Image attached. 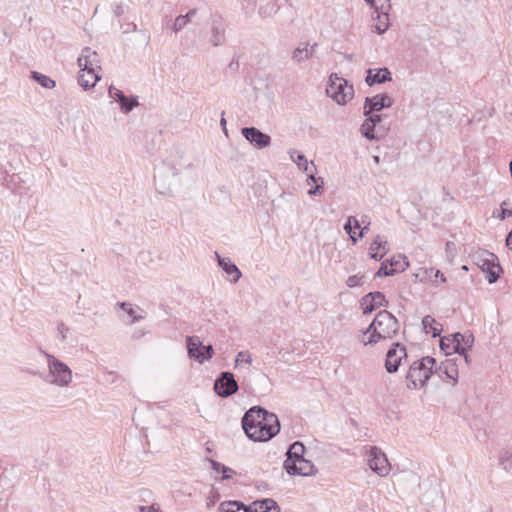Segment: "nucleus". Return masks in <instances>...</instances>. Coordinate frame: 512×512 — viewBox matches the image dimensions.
<instances>
[{
  "instance_id": "nucleus-1",
  "label": "nucleus",
  "mask_w": 512,
  "mask_h": 512,
  "mask_svg": "<svg viewBox=\"0 0 512 512\" xmlns=\"http://www.w3.org/2000/svg\"><path fill=\"white\" fill-rule=\"evenodd\" d=\"M242 427L251 440L266 442L279 433L280 422L274 413L252 407L244 414Z\"/></svg>"
},
{
  "instance_id": "nucleus-2",
  "label": "nucleus",
  "mask_w": 512,
  "mask_h": 512,
  "mask_svg": "<svg viewBox=\"0 0 512 512\" xmlns=\"http://www.w3.org/2000/svg\"><path fill=\"white\" fill-rule=\"evenodd\" d=\"M399 330L398 319L389 311L382 310L376 314L365 330L359 332L357 339L364 346H374L380 341L394 338Z\"/></svg>"
},
{
  "instance_id": "nucleus-3",
  "label": "nucleus",
  "mask_w": 512,
  "mask_h": 512,
  "mask_svg": "<svg viewBox=\"0 0 512 512\" xmlns=\"http://www.w3.org/2000/svg\"><path fill=\"white\" fill-rule=\"evenodd\" d=\"M78 66L81 70L78 77L79 85L85 90L93 88L101 79L99 75L101 66L97 52L90 47L83 48L78 57Z\"/></svg>"
},
{
  "instance_id": "nucleus-4",
  "label": "nucleus",
  "mask_w": 512,
  "mask_h": 512,
  "mask_svg": "<svg viewBox=\"0 0 512 512\" xmlns=\"http://www.w3.org/2000/svg\"><path fill=\"white\" fill-rule=\"evenodd\" d=\"M435 364L436 360L430 356L414 361L406 375V387L410 390L423 388L432 376Z\"/></svg>"
},
{
  "instance_id": "nucleus-5",
  "label": "nucleus",
  "mask_w": 512,
  "mask_h": 512,
  "mask_svg": "<svg viewBox=\"0 0 512 512\" xmlns=\"http://www.w3.org/2000/svg\"><path fill=\"white\" fill-rule=\"evenodd\" d=\"M47 363V375L45 381L59 388L68 387L73 380L72 370L53 354L42 352Z\"/></svg>"
},
{
  "instance_id": "nucleus-6",
  "label": "nucleus",
  "mask_w": 512,
  "mask_h": 512,
  "mask_svg": "<svg viewBox=\"0 0 512 512\" xmlns=\"http://www.w3.org/2000/svg\"><path fill=\"white\" fill-rule=\"evenodd\" d=\"M327 95L338 105H345L354 96V88L347 80L337 74H331L326 88Z\"/></svg>"
},
{
  "instance_id": "nucleus-7",
  "label": "nucleus",
  "mask_w": 512,
  "mask_h": 512,
  "mask_svg": "<svg viewBox=\"0 0 512 512\" xmlns=\"http://www.w3.org/2000/svg\"><path fill=\"white\" fill-rule=\"evenodd\" d=\"M367 463L369 468L379 477H386L391 471V465L386 454L376 446L369 448L367 452Z\"/></svg>"
},
{
  "instance_id": "nucleus-8",
  "label": "nucleus",
  "mask_w": 512,
  "mask_h": 512,
  "mask_svg": "<svg viewBox=\"0 0 512 512\" xmlns=\"http://www.w3.org/2000/svg\"><path fill=\"white\" fill-rule=\"evenodd\" d=\"M496 261V255L488 251H482L475 256V263L484 273H487V280L490 284L497 281L501 271V266Z\"/></svg>"
},
{
  "instance_id": "nucleus-9",
  "label": "nucleus",
  "mask_w": 512,
  "mask_h": 512,
  "mask_svg": "<svg viewBox=\"0 0 512 512\" xmlns=\"http://www.w3.org/2000/svg\"><path fill=\"white\" fill-rule=\"evenodd\" d=\"M283 468L289 475L293 476H314L318 471L315 465L305 458H300L294 461H284Z\"/></svg>"
},
{
  "instance_id": "nucleus-10",
  "label": "nucleus",
  "mask_w": 512,
  "mask_h": 512,
  "mask_svg": "<svg viewBox=\"0 0 512 512\" xmlns=\"http://www.w3.org/2000/svg\"><path fill=\"white\" fill-rule=\"evenodd\" d=\"M214 390L220 397L227 398L238 390V384L231 372H222L214 382Z\"/></svg>"
},
{
  "instance_id": "nucleus-11",
  "label": "nucleus",
  "mask_w": 512,
  "mask_h": 512,
  "mask_svg": "<svg viewBox=\"0 0 512 512\" xmlns=\"http://www.w3.org/2000/svg\"><path fill=\"white\" fill-rule=\"evenodd\" d=\"M407 357L405 346L395 343L387 351L385 359V368L388 373H395L401 364L402 359Z\"/></svg>"
},
{
  "instance_id": "nucleus-12",
  "label": "nucleus",
  "mask_w": 512,
  "mask_h": 512,
  "mask_svg": "<svg viewBox=\"0 0 512 512\" xmlns=\"http://www.w3.org/2000/svg\"><path fill=\"white\" fill-rule=\"evenodd\" d=\"M241 134L257 149H264L271 144V137L255 127H244Z\"/></svg>"
},
{
  "instance_id": "nucleus-13",
  "label": "nucleus",
  "mask_w": 512,
  "mask_h": 512,
  "mask_svg": "<svg viewBox=\"0 0 512 512\" xmlns=\"http://www.w3.org/2000/svg\"><path fill=\"white\" fill-rule=\"evenodd\" d=\"M393 105V99L388 94H378L373 97H366L364 103L365 116L370 115L374 111H380L383 108H389Z\"/></svg>"
},
{
  "instance_id": "nucleus-14",
  "label": "nucleus",
  "mask_w": 512,
  "mask_h": 512,
  "mask_svg": "<svg viewBox=\"0 0 512 512\" xmlns=\"http://www.w3.org/2000/svg\"><path fill=\"white\" fill-rule=\"evenodd\" d=\"M361 308L363 310V314H370L376 308L384 307L388 305V301L385 298V295L382 292H370L362 297Z\"/></svg>"
},
{
  "instance_id": "nucleus-15",
  "label": "nucleus",
  "mask_w": 512,
  "mask_h": 512,
  "mask_svg": "<svg viewBox=\"0 0 512 512\" xmlns=\"http://www.w3.org/2000/svg\"><path fill=\"white\" fill-rule=\"evenodd\" d=\"M108 94L110 98L114 99L120 104V109L125 114L131 112L135 107L139 105L137 97L133 96L131 98H127L121 90L114 86L109 87Z\"/></svg>"
},
{
  "instance_id": "nucleus-16",
  "label": "nucleus",
  "mask_w": 512,
  "mask_h": 512,
  "mask_svg": "<svg viewBox=\"0 0 512 512\" xmlns=\"http://www.w3.org/2000/svg\"><path fill=\"white\" fill-rule=\"evenodd\" d=\"M474 342V338L471 334H461L459 332L455 333L451 337V345L453 351L456 353H465L468 351Z\"/></svg>"
},
{
  "instance_id": "nucleus-17",
  "label": "nucleus",
  "mask_w": 512,
  "mask_h": 512,
  "mask_svg": "<svg viewBox=\"0 0 512 512\" xmlns=\"http://www.w3.org/2000/svg\"><path fill=\"white\" fill-rule=\"evenodd\" d=\"M317 47V43L310 45L308 42L300 43L292 52V60L297 63H303L309 60Z\"/></svg>"
},
{
  "instance_id": "nucleus-18",
  "label": "nucleus",
  "mask_w": 512,
  "mask_h": 512,
  "mask_svg": "<svg viewBox=\"0 0 512 512\" xmlns=\"http://www.w3.org/2000/svg\"><path fill=\"white\" fill-rule=\"evenodd\" d=\"M219 266L225 271L229 277V281L236 283L241 277V271L228 257H221L217 252L215 253Z\"/></svg>"
},
{
  "instance_id": "nucleus-19",
  "label": "nucleus",
  "mask_w": 512,
  "mask_h": 512,
  "mask_svg": "<svg viewBox=\"0 0 512 512\" xmlns=\"http://www.w3.org/2000/svg\"><path fill=\"white\" fill-rule=\"evenodd\" d=\"M387 241L384 236L377 235L369 247V255L372 259L379 261L387 253Z\"/></svg>"
},
{
  "instance_id": "nucleus-20",
  "label": "nucleus",
  "mask_w": 512,
  "mask_h": 512,
  "mask_svg": "<svg viewBox=\"0 0 512 512\" xmlns=\"http://www.w3.org/2000/svg\"><path fill=\"white\" fill-rule=\"evenodd\" d=\"M439 376L443 378V375L449 380H452V384L455 385L458 380V366L453 359H447L442 362L438 368Z\"/></svg>"
},
{
  "instance_id": "nucleus-21",
  "label": "nucleus",
  "mask_w": 512,
  "mask_h": 512,
  "mask_svg": "<svg viewBox=\"0 0 512 512\" xmlns=\"http://www.w3.org/2000/svg\"><path fill=\"white\" fill-rule=\"evenodd\" d=\"M249 512H280V507L273 499L266 498L263 500L254 501L248 506Z\"/></svg>"
},
{
  "instance_id": "nucleus-22",
  "label": "nucleus",
  "mask_w": 512,
  "mask_h": 512,
  "mask_svg": "<svg viewBox=\"0 0 512 512\" xmlns=\"http://www.w3.org/2000/svg\"><path fill=\"white\" fill-rule=\"evenodd\" d=\"M391 80V73L387 68H381L377 71H373L372 69H369L367 71V76L365 79V82L367 85L372 86L374 84H381L386 81Z\"/></svg>"
},
{
  "instance_id": "nucleus-23",
  "label": "nucleus",
  "mask_w": 512,
  "mask_h": 512,
  "mask_svg": "<svg viewBox=\"0 0 512 512\" xmlns=\"http://www.w3.org/2000/svg\"><path fill=\"white\" fill-rule=\"evenodd\" d=\"M210 42L215 47L225 42V26L221 21H213Z\"/></svg>"
},
{
  "instance_id": "nucleus-24",
  "label": "nucleus",
  "mask_w": 512,
  "mask_h": 512,
  "mask_svg": "<svg viewBox=\"0 0 512 512\" xmlns=\"http://www.w3.org/2000/svg\"><path fill=\"white\" fill-rule=\"evenodd\" d=\"M423 329L426 333H430L432 337H437L442 331V325L438 323L431 315H426L422 319Z\"/></svg>"
},
{
  "instance_id": "nucleus-25",
  "label": "nucleus",
  "mask_w": 512,
  "mask_h": 512,
  "mask_svg": "<svg viewBox=\"0 0 512 512\" xmlns=\"http://www.w3.org/2000/svg\"><path fill=\"white\" fill-rule=\"evenodd\" d=\"M290 158L291 160L297 164L298 168L302 170L305 173L309 172L310 165L316 170L313 162H308L307 158L304 154L297 152L296 150L290 151Z\"/></svg>"
},
{
  "instance_id": "nucleus-26",
  "label": "nucleus",
  "mask_w": 512,
  "mask_h": 512,
  "mask_svg": "<svg viewBox=\"0 0 512 512\" xmlns=\"http://www.w3.org/2000/svg\"><path fill=\"white\" fill-rule=\"evenodd\" d=\"M186 343L189 357L197 360V356L202 353V342L197 336H187Z\"/></svg>"
},
{
  "instance_id": "nucleus-27",
  "label": "nucleus",
  "mask_w": 512,
  "mask_h": 512,
  "mask_svg": "<svg viewBox=\"0 0 512 512\" xmlns=\"http://www.w3.org/2000/svg\"><path fill=\"white\" fill-rule=\"evenodd\" d=\"M305 446L303 443L296 441L292 445H290L288 451L286 452L285 461H294L300 458H304Z\"/></svg>"
},
{
  "instance_id": "nucleus-28",
  "label": "nucleus",
  "mask_w": 512,
  "mask_h": 512,
  "mask_svg": "<svg viewBox=\"0 0 512 512\" xmlns=\"http://www.w3.org/2000/svg\"><path fill=\"white\" fill-rule=\"evenodd\" d=\"M218 512H249L248 506L240 501H225L219 505Z\"/></svg>"
},
{
  "instance_id": "nucleus-29",
  "label": "nucleus",
  "mask_w": 512,
  "mask_h": 512,
  "mask_svg": "<svg viewBox=\"0 0 512 512\" xmlns=\"http://www.w3.org/2000/svg\"><path fill=\"white\" fill-rule=\"evenodd\" d=\"M377 23L374 25V30L378 34L386 32L390 26L389 13H376Z\"/></svg>"
},
{
  "instance_id": "nucleus-30",
  "label": "nucleus",
  "mask_w": 512,
  "mask_h": 512,
  "mask_svg": "<svg viewBox=\"0 0 512 512\" xmlns=\"http://www.w3.org/2000/svg\"><path fill=\"white\" fill-rule=\"evenodd\" d=\"M388 262L390 268H392V270H395V274L405 271V269L409 266L407 258L403 255L392 257Z\"/></svg>"
},
{
  "instance_id": "nucleus-31",
  "label": "nucleus",
  "mask_w": 512,
  "mask_h": 512,
  "mask_svg": "<svg viewBox=\"0 0 512 512\" xmlns=\"http://www.w3.org/2000/svg\"><path fill=\"white\" fill-rule=\"evenodd\" d=\"M119 306L131 317L130 324L138 322L142 320L144 317L137 313V310H140L138 307H134L132 304L127 302H121Z\"/></svg>"
},
{
  "instance_id": "nucleus-32",
  "label": "nucleus",
  "mask_w": 512,
  "mask_h": 512,
  "mask_svg": "<svg viewBox=\"0 0 512 512\" xmlns=\"http://www.w3.org/2000/svg\"><path fill=\"white\" fill-rule=\"evenodd\" d=\"M31 78L44 88L52 89L56 85L55 81L52 80L49 76H46L36 71L32 72Z\"/></svg>"
},
{
  "instance_id": "nucleus-33",
  "label": "nucleus",
  "mask_w": 512,
  "mask_h": 512,
  "mask_svg": "<svg viewBox=\"0 0 512 512\" xmlns=\"http://www.w3.org/2000/svg\"><path fill=\"white\" fill-rule=\"evenodd\" d=\"M376 125L373 124V121L371 119H365L363 124L361 125V133L362 135L367 138L368 140H374L377 139V136L375 135Z\"/></svg>"
},
{
  "instance_id": "nucleus-34",
  "label": "nucleus",
  "mask_w": 512,
  "mask_h": 512,
  "mask_svg": "<svg viewBox=\"0 0 512 512\" xmlns=\"http://www.w3.org/2000/svg\"><path fill=\"white\" fill-rule=\"evenodd\" d=\"M375 10V13H389L391 9L390 0H365Z\"/></svg>"
},
{
  "instance_id": "nucleus-35",
  "label": "nucleus",
  "mask_w": 512,
  "mask_h": 512,
  "mask_svg": "<svg viewBox=\"0 0 512 512\" xmlns=\"http://www.w3.org/2000/svg\"><path fill=\"white\" fill-rule=\"evenodd\" d=\"M500 465L505 471L512 474V446L501 453Z\"/></svg>"
},
{
  "instance_id": "nucleus-36",
  "label": "nucleus",
  "mask_w": 512,
  "mask_h": 512,
  "mask_svg": "<svg viewBox=\"0 0 512 512\" xmlns=\"http://www.w3.org/2000/svg\"><path fill=\"white\" fill-rule=\"evenodd\" d=\"M201 351H202V353L200 354V356H197V361L202 364L205 361H208L212 358L213 347H212V345H207V346L202 345Z\"/></svg>"
},
{
  "instance_id": "nucleus-37",
  "label": "nucleus",
  "mask_w": 512,
  "mask_h": 512,
  "mask_svg": "<svg viewBox=\"0 0 512 512\" xmlns=\"http://www.w3.org/2000/svg\"><path fill=\"white\" fill-rule=\"evenodd\" d=\"M353 227L356 229L360 228L359 221L356 219V217L349 216L344 225V230L348 235H351V233H353Z\"/></svg>"
},
{
  "instance_id": "nucleus-38",
  "label": "nucleus",
  "mask_w": 512,
  "mask_h": 512,
  "mask_svg": "<svg viewBox=\"0 0 512 512\" xmlns=\"http://www.w3.org/2000/svg\"><path fill=\"white\" fill-rule=\"evenodd\" d=\"M364 282V276L360 274H355L352 276H349L346 280V284L350 288L361 286Z\"/></svg>"
},
{
  "instance_id": "nucleus-39",
  "label": "nucleus",
  "mask_w": 512,
  "mask_h": 512,
  "mask_svg": "<svg viewBox=\"0 0 512 512\" xmlns=\"http://www.w3.org/2000/svg\"><path fill=\"white\" fill-rule=\"evenodd\" d=\"M388 261L382 262L379 270L376 272V277H386V276H392L395 274V270H392V268H388Z\"/></svg>"
},
{
  "instance_id": "nucleus-40",
  "label": "nucleus",
  "mask_w": 512,
  "mask_h": 512,
  "mask_svg": "<svg viewBox=\"0 0 512 512\" xmlns=\"http://www.w3.org/2000/svg\"><path fill=\"white\" fill-rule=\"evenodd\" d=\"M189 22L187 21V17H184L183 15H179L173 25H172V30L177 33L179 31H181Z\"/></svg>"
},
{
  "instance_id": "nucleus-41",
  "label": "nucleus",
  "mask_w": 512,
  "mask_h": 512,
  "mask_svg": "<svg viewBox=\"0 0 512 512\" xmlns=\"http://www.w3.org/2000/svg\"><path fill=\"white\" fill-rule=\"evenodd\" d=\"M138 512H163V511H162L159 503L153 502L150 505L139 506Z\"/></svg>"
},
{
  "instance_id": "nucleus-42",
  "label": "nucleus",
  "mask_w": 512,
  "mask_h": 512,
  "mask_svg": "<svg viewBox=\"0 0 512 512\" xmlns=\"http://www.w3.org/2000/svg\"><path fill=\"white\" fill-rule=\"evenodd\" d=\"M235 362H236V364H239V363L251 364L252 356L247 351H240L236 356Z\"/></svg>"
},
{
  "instance_id": "nucleus-43",
  "label": "nucleus",
  "mask_w": 512,
  "mask_h": 512,
  "mask_svg": "<svg viewBox=\"0 0 512 512\" xmlns=\"http://www.w3.org/2000/svg\"><path fill=\"white\" fill-rule=\"evenodd\" d=\"M424 273L427 275V277L431 278L432 276H434L435 278H440L441 282L445 283L446 282V278L444 276L443 273H441V271L439 270H435L433 268H430L429 270H424Z\"/></svg>"
},
{
  "instance_id": "nucleus-44",
  "label": "nucleus",
  "mask_w": 512,
  "mask_h": 512,
  "mask_svg": "<svg viewBox=\"0 0 512 512\" xmlns=\"http://www.w3.org/2000/svg\"><path fill=\"white\" fill-rule=\"evenodd\" d=\"M440 347L443 351L446 352V354H450L451 350H453L451 345V338L444 337L440 341Z\"/></svg>"
},
{
  "instance_id": "nucleus-45",
  "label": "nucleus",
  "mask_w": 512,
  "mask_h": 512,
  "mask_svg": "<svg viewBox=\"0 0 512 512\" xmlns=\"http://www.w3.org/2000/svg\"><path fill=\"white\" fill-rule=\"evenodd\" d=\"M57 331L59 334V337L62 341H65L67 338V333L69 332V328L64 323H58L57 325Z\"/></svg>"
},
{
  "instance_id": "nucleus-46",
  "label": "nucleus",
  "mask_w": 512,
  "mask_h": 512,
  "mask_svg": "<svg viewBox=\"0 0 512 512\" xmlns=\"http://www.w3.org/2000/svg\"><path fill=\"white\" fill-rule=\"evenodd\" d=\"M221 473L223 474L222 480L230 479L233 474H236V472L233 469H231L230 467H227L225 465H224L223 469L221 470Z\"/></svg>"
},
{
  "instance_id": "nucleus-47",
  "label": "nucleus",
  "mask_w": 512,
  "mask_h": 512,
  "mask_svg": "<svg viewBox=\"0 0 512 512\" xmlns=\"http://www.w3.org/2000/svg\"><path fill=\"white\" fill-rule=\"evenodd\" d=\"M321 181V183L323 184L324 181H323V178H316L315 175H314V171H312L311 169H309V172H308V177H307V185H310L311 183H317L318 181Z\"/></svg>"
},
{
  "instance_id": "nucleus-48",
  "label": "nucleus",
  "mask_w": 512,
  "mask_h": 512,
  "mask_svg": "<svg viewBox=\"0 0 512 512\" xmlns=\"http://www.w3.org/2000/svg\"><path fill=\"white\" fill-rule=\"evenodd\" d=\"M209 462L211 464V468L213 469V471H215L217 473H221V470L223 469L224 464H221L220 462H217L213 459H209Z\"/></svg>"
},
{
  "instance_id": "nucleus-49",
  "label": "nucleus",
  "mask_w": 512,
  "mask_h": 512,
  "mask_svg": "<svg viewBox=\"0 0 512 512\" xmlns=\"http://www.w3.org/2000/svg\"><path fill=\"white\" fill-rule=\"evenodd\" d=\"M322 185H323L322 183L321 184L316 183V186L308 191V195H310V196L317 195L319 193L320 189L322 188Z\"/></svg>"
},
{
  "instance_id": "nucleus-50",
  "label": "nucleus",
  "mask_w": 512,
  "mask_h": 512,
  "mask_svg": "<svg viewBox=\"0 0 512 512\" xmlns=\"http://www.w3.org/2000/svg\"><path fill=\"white\" fill-rule=\"evenodd\" d=\"M367 119H371L373 121V124L376 125L378 124L379 122H381V115H378V114H375V115H372V113L368 116H366Z\"/></svg>"
},
{
  "instance_id": "nucleus-51",
  "label": "nucleus",
  "mask_w": 512,
  "mask_h": 512,
  "mask_svg": "<svg viewBox=\"0 0 512 512\" xmlns=\"http://www.w3.org/2000/svg\"><path fill=\"white\" fill-rule=\"evenodd\" d=\"M197 14V10L196 9H191L189 10L185 15H183L184 17H187V21L190 22L192 17H194L195 15Z\"/></svg>"
},
{
  "instance_id": "nucleus-52",
  "label": "nucleus",
  "mask_w": 512,
  "mask_h": 512,
  "mask_svg": "<svg viewBox=\"0 0 512 512\" xmlns=\"http://www.w3.org/2000/svg\"><path fill=\"white\" fill-rule=\"evenodd\" d=\"M511 216H512V209H504V208H502L501 219H505L506 217H511Z\"/></svg>"
},
{
  "instance_id": "nucleus-53",
  "label": "nucleus",
  "mask_w": 512,
  "mask_h": 512,
  "mask_svg": "<svg viewBox=\"0 0 512 512\" xmlns=\"http://www.w3.org/2000/svg\"><path fill=\"white\" fill-rule=\"evenodd\" d=\"M506 245L509 247L510 250H512V230L509 232L506 238Z\"/></svg>"
},
{
  "instance_id": "nucleus-54",
  "label": "nucleus",
  "mask_w": 512,
  "mask_h": 512,
  "mask_svg": "<svg viewBox=\"0 0 512 512\" xmlns=\"http://www.w3.org/2000/svg\"><path fill=\"white\" fill-rule=\"evenodd\" d=\"M220 125H221V127L223 129L224 134L227 136L228 135V131H227V128H226V120H225L224 117L221 118Z\"/></svg>"
},
{
  "instance_id": "nucleus-55",
  "label": "nucleus",
  "mask_w": 512,
  "mask_h": 512,
  "mask_svg": "<svg viewBox=\"0 0 512 512\" xmlns=\"http://www.w3.org/2000/svg\"><path fill=\"white\" fill-rule=\"evenodd\" d=\"M461 357H463L465 363L468 365L470 363L469 355L467 354V351L465 353H458Z\"/></svg>"
},
{
  "instance_id": "nucleus-56",
  "label": "nucleus",
  "mask_w": 512,
  "mask_h": 512,
  "mask_svg": "<svg viewBox=\"0 0 512 512\" xmlns=\"http://www.w3.org/2000/svg\"><path fill=\"white\" fill-rule=\"evenodd\" d=\"M368 225L369 223L360 230L359 238H362L364 236L365 232L368 230Z\"/></svg>"
},
{
  "instance_id": "nucleus-57",
  "label": "nucleus",
  "mask_w": 512,
  "mask_h": 512,
  "mask_svg": "<svg viewBox=\"0 0 512 512\" xmlns=\"http://www.w3.org/2000/svg\"><path fill=\"white\" fill-rule=\"evenodd\" d=\"M349 236H350V239L352 240V242H353L354 244L358 241V239H360V238H359V235H358V236H356L355 232L351 233V235H349Z\"/></svg>"
},
{
  "instance_id": "nucleus-58",
  "label": "nucleus",
  "mask_w": 512,
  "mask_h": 512,
  "mask_svg": "<svg viewBox=\"0 0 512 512\" xmlns=\"http://www.w3.org/2000/svg\"><path fill=\"white\" fill-rule=\"evenodd\" d=\"M373 160L376 164H379L380 163V157L379 156H374L373 157Z\"/></svg>"
},
{
  "instance_id": "nucleus-59",
  "label": "nucleus",
  "mask_w": 512,
  "mask_h": 512,
  "mask_svg": "<svg viewBox=\"0 0 512 512\" xmlns=\"http://www.w3.org/2000/svg\"><path fill=\"white\" fill-rule=\"evenodd\" d=\"M180 168H174L173 174L176 175L179 172Z\"/></svg>"
},
{
  "instance_id": "nucleus-60",
  "label": "nucleus",
  "mask_w": 512,
  "mask_h": 512,
  "mask_svg": "<svg viewBox=\"0 0 512 512\" xmlns=\"http://www.w3.org/2000/svg\"><path fill=\"white\" fill-rule=\"evenodd\" d=\"M462 269H463V270H468V267H467L466 265H464V266L462 267Z\"/></svg>"
},
{
  "instance_id": "nucleus-61",
  "label": "nucleus",
  "mask_w": 512,
  "mask_h": 512,
  "mask_svg": "<svg viewBox=\"0 0 512 512\" xmlns=\"http://www.w3.org/2000/svg\"><path fill=\"white\" fill-rule=\"evenodd\" d=\"M115 13L119 15V14H120V10H119V9H117V10L115 11Z\"/></svg>"
},
{
  "instance_id": "nucleus-62",
  "label": "nucleus",
  "mask_w": 512,
  "mask_h": 512,
  "mask_svg": "<svg viewBox=\"0 0 512 512\" xmlns=\"http://www.w3.org/2000/svg\"><path fill=\"white\" fill-rule=\"evenodd\" d=\"M207 452H211V449L207 446L206 447Z\"/></svg>"
}]
</instances>
